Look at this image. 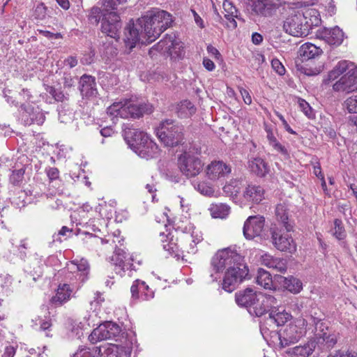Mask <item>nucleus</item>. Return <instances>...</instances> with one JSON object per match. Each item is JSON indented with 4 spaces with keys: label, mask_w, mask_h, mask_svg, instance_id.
Returning a JSON list of instances; mask_svg holds the SVG:
<instances>
[{
    "label": "nucleus",
    "mask_w": 357,
    "mask_h": 357,
    "mask_svg": "<svg viewBox=\"0 0 357 357\" xmlns=\"http://www.w3.org/2000/svg\"><path fill=\"white\" fill-rule=\"evenodd\" d=\"M171 15L166 11L158 10L131 20L125 29L124 43L128 53L135 47L141 38H146L148 43L154 41L172 23Z\"/></svg>",
    "instance_id": "obj_1"
},
{
    "label": "nucleus",
    "mask_w": 357,
    "mask_h": 357,
    "mask_svg": "<svg viewBox=\"0 0 357 357\" xmlns=\"http://www.w3.org/2000/svg\"><path fill=\"white\" fill-rule=\"evenodd\" d=\"M211 266L216 273L227 269L222 287L228 292L233 291L246 278L249 272L243 257L230 248L218 250L211 259Z\"/></svg>",
    "instance_id": "obj_2"
},
{
    "label": "nucleus",
    "mask_w": 357,
    "mask_h": 357,
    "mask_svg": "<svg viewBox=\"0 0 357 357\" xmlns=\"http://www.w3.org/2000/svg\"><path fill=\"white\" fill-rule=\"evenodd\" d=\"M321 19L318 10L308 8L304 12L298 11L289 16L284 22V29L295 37H305L314 26H318Z\"/></svg>",
    "instance_id": "obj_3"
},
{
    "label": "nucleus",
    "mask_w": 357,
    "mask_h": 357,
    "mask_svg": "<svg viewBox=\"0 0 357 357\" xmlns=\"http://www.w3.org/2000/svg\"><path fill=\"white\" fill-rule=\"evenodd\" d=\"M123 137L129 146L141 158H151L158 153V145L142 131L126 127L123 130Z\"/></svg>",
    "instance_id": "obj_4"
},
{
    "label": "nucleus",
    "mask_w": 357,
    "mask_h": 357,
    "mask_svg": "<svg viewBox=\"0 0 357 357\" xmlns=\"http://www.w3.org/2000/svg\"><path fill=\"white\" fill-rule=\"evenodd\" d=\"M155 132L165 146L174 147L184 144V128L176 121L165 119L161 121Z\"/></svg>",
    "instance_id": "obj_5"
},
{
    "label": "nucleus",
    "mask_w": 357,
    "mask_h": 357,
    "mask_svg": "<svg viewBox=\"0 0 357 357\" xmlns=\"http://www.w3.org/2000/svg\"><path fill=\"white\" fill-rule=\"evenodd\" d=\"M305 325L304 319H297L287 325L279 334L280 346L284 348L298 342L306 333Z\"/></svg>",
    "instance_id": "obj_6"
},
{
    "label": "nucleus",
    "mask_w": 357,
    "mask_h": 357,
    "mask_svg": "<svg viewBox=\"0 0 357 357\" xmlns=\"http://www.w3.org/2000/svg\"><path fill=\"white\" fill-rule=\"evenodd\" d=\"M202 160L190 153L185 152L178 158V166L181 173L188 178L199 175L203 170Z\"/></svg>",
    "instance_id": "obj_7"
},
{
    "label": "nucleus",
    "mask_w": 357,
    "mask_h": 357,
    "mask_svg": "<svg viewBox=\"0 0 357 357\" xmlns=\"http://www.w3.org/2000/svg\"><path fill=\"white\" fill-rule=\"evenodd\" d=\"M121 332V329L118 324L112 321H107L93 329L89 336V340L94 344L98 341L118 337Z\"/></svg>",
    "instance_id": "obj_8"
},
{
    "label": "nucleus",
    "mask_w": 357,
    "mask_h": 357,
    "mask_svg": "<svg viewBox=\"0 0 357 357\" xmlns=\"http://www.w3.org/2000/svg\"><path fill=\"white\" fill-rule=\"evenodd\" d=\"M121 27L122 22L116 12L111 11L103 14V19L101 21V31L103 33L111 38L118 39Z\"/></svg>",
    "instance_id": "obj_9"
},
{
    "label": "nucleus",
    "mask_w": 357,
    "mask_h": 357,
    "mask_svg": "<svg viewBox=\"0 0 357 357\" xmlns=\"http://www.w3.org/2000/svg\"><path fill=\"white\" fill-rule=\"evenodd\" d=\"M276 303L277 300L273 296L261 292L248 310L251 314L261 317L266 312H269Z\"/></svg>",
    "instance_id": "obj_10"
},
{
    "label": "nucleus",
    "mask_w": 357,
    "mask_h": 357,
    "mask_svg": "<svg viewBox=\"0 0 357 357\" xmlns=\"http://www.w3.org/2000/svg\"><path fill=\"white\" fill-rule=\"evenodd\" d=\"M265 225V218L261 215L250 216L245 220L243 229L245 238L252 240L262 234Z\"/></svg>",
    "instance_id": "obj_11"
},
{
    "label": "nucleus",
    "mask_w": 357,
    "mask_h": 357,
    "mask_svg": "<svg viewBox=\"0 0 357 357\" xmlns=\"http://www.w3.org/2000/svg\"><path fill=\"white\" fill-rule=\"evenodd\" d=\"M231 172V166L222 160H213L205 169L206 176L213 181L225 178Z\"/></svg>",
    "instance_id": "obj_12"
},
{
    "label": "nucleus",
    "mask_w": 357,
    "mask_h": 357,
    "mask_svg": "<svg viewBox=\"0 0 357 357\" xmlns=\"http://www.w3.org/2000/svg\"><path fill=\"white\" fill-rule=\"evenodd\" d=\"M153 112L152 105L149 103L132 104L130 101H124V108L121 110V118L138 119L144 114Z\"/></svg>",
    "instance_id": "obj_13"
},
{
    "label": "nucleus",
    "mask_w": 357,
    "mask_h": 357,
    "mask_svg": "<svg viewBox=\"0 0 357 357\" xmlns=\"http://www.w3.org/2000/svg\"><path fill=\"white\" fill-rule=\"evenodd\" d=\"M271 238L273 245L282 252H288L291 254L296 250V245L293 238L288 234H281L275 230L271 231Z\"/></svg>",
    "instance_id": "obj_14"
},
{
    "label": "nucleus",
    "mask_w": 357,
    "mask_h": 357,
    "mask_svg": "<svg viewBox=\"0 0 357 357\" xmlns=\"http://www.w3.org/2000/svg\"><path fill=\"white\" fill-rule=\"evenodd\" d=\"M344 33L338 27L334 28H322L317 31V37L325 41L331 46H339L342 44L344 39Z\"/></svg>",
    "instance_id": "obj_15"
},
{
    "label": "nucleus",
    "mask_w": 357,
    "mask_h": 357,
    "mask_svg": "<svg viewBox=\"0 0 357 357\" xmlns=\"http://www.w3.org/2000/svg\"><path fill=\"white\" fill-rule=\"evenodd\" d=\"M100 348L102 357H130L131 349L128 347L109 344Z\"/></svg>",
    "instance_id": "obj_16"
},
{
    "label": "nucleus",
    "mask_w": 357,
    "mask_h": 357,
    "mask_svg": "<svg viewBox=\"0 0 357 357\" xmlns=\"http://www.w3.org/2000/svg\"><path fill=\"white\" fill-rule=\"evenodd\" d=\"M259 293L249 287L244 290L238 291L235 294L236 303L241 307L249 309L258 297Z\"/></svg>",
    "instance_id": "obj_17"
},
{
    "label": "nucleus",
    "mask_w": 357,
    "mask_h": 357,
    "mask_svg": "<svg viewBox=\"0 0 357 357\" xmlns=\"http://www.w3.org/2000/svg\"><path fill=\"white\" fill-rule=\"evenodd\" d=\"M111 261L117 268L125 271L126 270L132 269L133 264L131 257H128V255L120 248L116 249L114 255L112 256Z\"/></svg>",
    "instance_id": "obj_18"
},
{
    "label": "nucleus",
    "mask_w": 357,
    "mask_h": 357,
    "mask_svg": "<svg viewBox=\"0 0 357 357\" xmlns=\"http://www.w3.org/2000/svg\"><path fill=\"white\" fill-rule=\"evenodd\" d=\"M174 45V37L172 35H167L165 38L160 40L156 45L153 46L149 51L151 56L156 54V52L173 55V50L171 47Z\"/></svg>",
    "instance_id": "obj_19"
},
{
    "label": "nucleus",
    "mask_w": 357,
    "mask_h": 357,
    "mask_svg": "<svg viewBox=\"0 0 357 357\" xmlns=\"http://www.w3.org/2000/svg\"><path fill=\"white\" fill-rule=\"evenodd\" d=\"M95 77L84 75L79 81V90L82 96L87 98L95 96L97 93Z\"/></svg>",
    "instance_id": "obj_20"
},
{
    "label": "nucleus",
    "mask_w": 357,
    "mask_h": 357,
    "mask_svg": "<svg viewBox=\"0 0 357 357\" xmlns=\"http://www.w3.org/2000/svg\"><path fill=\"white\" fill-rule=\"evenodd\" d=\"M316 349V342L310 340L303 346L289 349L286 353L293 357H317L313 355Z\"/></svg>",
    "instance_id": "obj_21"
},
{
    "label": "nucleus",
    "mask_w": 357,
    "mask_h": 357,
    "mask_svg": "<svg viewBox=\"0 0 357 357\" xmlns=\"http://www.w3.org/2000/svg\"><path fill=\"white\" fill-rule=\"evenodd\" d=\"M243 197L248 202L259 204L265 199V190L260 185H248L243 192Z\"/></svg>",
    "instance_id": "obj_22"
},
{
    "label": "nucleus",
    "mask_w": 357,
    "mask_h": 357,
    "mask_svg": "<svg viewBox=\"0 0 357 357\" xmlns=\"http://www.w3.org/2000/svg\"><path fill=\"white\" fill-rule=\"evenodd\" d=\"M262 264L269 268L277 272L284 273L287 271V261L284 259L274 257L270 255L265 254L261 257Z\"/></svg>",
    "instance_id": "obj_23"
},
{
    "label": "nucleus",
    "mask_w": 357,
    "mask_h": 357,
    "mask_svg": "<svg viewBox=\"0 0 357 357\" xmlns=\"http://www.w3.org/2000/svg\"><path fill=\"white\" fill-rule=\"evenodd\" d=\"M291 314L284 310L280 311L278 308L273 306L268 313V321L275 324L277 326H283L286 322L291 319Z\"/></svg>",
    "instance_id": "obj_24"
},
{
    "label": "nucleus",
    "mask_w": 357,
    "mask_h": 357,
    "mask_svg": "<svg viewBox=\"0 0 357 357\" xmlns=\"http://www.w3.org/2000/svg\"><path fill=\"white\" fill-rule=\"evenodd\" d=\"M278 281L284 289L293 294H298L303 289L301 281L293 276H278Z\"/></svg>",
    "instance_id": "obj_25"
},
{
    "label": "nucleus",
    "mask_w": 357,
    "mask_h": 357,
    "mask_svg": "<svg viewBox=\"0 0 357 357\" xmlns=\"http://www.w3.org/2000/svg\"><path fill=\"white\" fill-rule=\"evenodd\" d=\"M322 53V50L317 45L307 43L301 46L299 49V55L302 61H307L319 56Z\"/></svg>",
    "instance_id": "obj_26"
},
{
    "label": "nucleus",
    "mask_w": 357,
    "mask_h": 357,
    "mask_svg": "<svg viewBox=\"0 0 357 357\" xmlns=\"http://www.w3.org/2000/svg\"><path fill=\"white\" fill-rule=\"evenodd\" d=\"M322 337L314 340L316 342V347L321 351H328L333 349L337 343V336L334 333H329L327 335L321 334Z\"/></svg>",
    "instance_id": "obj_27"
},
{
    "label": "nucleus",
    "mask_w": 357,
    "mask_h": 357,
    "mask_svg": "<svg viewBox=\"0 0 357 357\" xmlns=\"http://www.w3.org/2000/svg\"><path fill=\"white\" fill-rule=\"evenodd\" d=\"M250 171L259 177H264L269 172L267 163L261 158H253L249 160Z\"/></svg>",
    "instance_id": "obj_28"
},
{
    "label": "nucleus",
    "mask_w": 357,
    "mask_h": 357,
    "mask_svg": "<svg viewBox=\"0 0 357 357\" xmlns=\"http://www.w3.org/2000/svg\"><path fill=\"white\" fill-rule=\"evenodd\" d=\"M71 292L69 284L59 285L56 295L51 298V302L56 305H61L70 299Z\"/></svg>",
    "instance_id": "obj_29"
},
{
    "label": "nucleus",
    "mask_w": 357,
    "mask_h": 357,
    "mask_svg": "<svg viewBox=\"0 0 357 357\" xmlns=\"http://www.w3.org/2000/svg\"><path fill=\"white\" fill-rule=\"evenodd\" d=\"M222 6L225 13V17L231 23V25L229 26L236 29L237 27V22H236L235 18H238V10L233 3L228 0H225L223 2Z\"/></svg>",
    "instance_id": "obj_30"
},
{
    "label": "nucleus",
    "mask_w": 357,
    "mask_h": 357,
    "mask_svg": "<svg viewBox=\"0 0 357 357\" xmlns=\"http://www.w3.org/2000/svg\"><path fill=\"white\" fill-rule=\"evenodd\" d=\"M351 63H349L346 60L339 61L335 66L328 73V78L325 80V82L327 81H333L338 78L340 75H343L348 71V68H349Z\"/></svg>",
    "instance_id": "obj_31"
},
{
    "label": "nucleus",
    "mask_w": 357,
    "mask_h": 357,
    "mask_svg": "<svg viewBox=\"0 0 357 357\" xmlns=\"http://www.w3.org/2000/svg\"><path fill=\"white\" fill-rule=\"evenodd\" d=\"M333 89L335 91L345 93H350L355 91L347 72L333 85Z\"/></svg>",
    "instance_id": "obj_32"
},
{
    "label": "nucleus",
    "mask_w": 357,
    "mask_h": 357,
    "mask_svg": "<svg viewBox=\"0 0 357 357\" xmlns=\"http://www.w3.org/2000/svg\"><path fill=\"white\" fill-rule=\"evenodd\" d=\"M275 215L287 231H290L293 226L289 222V217L287 213V206L285 204H279L275 208Z\"/></svg>",
    "instance_id": "obj_33"
},
{
    "label": "nucleus",
    "mask_w": 357,
    "mask_h": 357,
    "mask_svg": "<svg viewBox=\"0 0 357 357\" xmlns=\"http://www.w3.org/2000/svg\"><path fill=\"white\" fill-rule=\"evenodd\" d=\"M211 214L215 218H225L230 211V207L222 203L212 204L209 208Z\"/></svg>",
    "instance_id": "obj_34"
},
{
    "label": "nucleus",
    "mask_w": 357,
    "mask_h": 357,
    "mask_svg": "<svg viewBox=\"0 0 357 357\" xmlns=\"http://www.w3.org/2000/svg\"><path fill=\"white\" fill-rule=\"evenodd\" d=\"M256 282L259 285L268 289H271L273 285V280L271 274L268 271L261 268L258 271L257 276L256 277Z\"/></svg>",
    "instance_id": "obj_35"
},
{
    "label": "nucleus",
    "mask_w": 357,
    "mask_h": 357,
    "mask_svg": "<svg viewBox=\"0 0 357 357\" xmlns=\"http://www.w3.org/2000/svg\"><path fill=\"white\" fill-rule=\"evenodd\" d=\"M195 110L196 109L192 103L188 100L181 101L177 107V113L181 117L191 116L195 112Z\"/></svg>",
    "instance_id": "obj_36"
},
{
    "label": "nucleus",
    "mask_w": 357,
    "mask_h": 357,
    "mask_svg": "<svg viewBox=\"0 0 357 357\" xmlns=\"http://www.w3.org/2000/svg\"><path fill=\"white\" fill-rule=\"evenodd\" d=\"M192 185L195 189L204 195L211 197L214 194L215 191L213 186L208 182L195 181Z\"/></svg>",
    "instance_id": "obj_37"
},
{
    "label": "nucleus",
    "mask_w": 357,
    "mask_h": 357,
    "mask_svg": "<svg viewBox=\"0 0 357 357\" xmlns=\"http://www.w3.org/2000/svg\"><path fill=\"white\" fill-rule=\"evenodd\" d=\"M252 10L257 14L266 15L268 13V0H250Z\"/></svg>",
    "instance_id": "obj_38"
},
{
    "label": "nucleus",
    "mask_w": 357,
    "mask_h": 357,
    "mask_svg": "<svg viewBox=\"0 0 357 357\" xmlns=\"http://www.w3.org/2000/svg\"><path fill=\"white\" fill-rule=\"evenodd\" d=\"M314 319V322L315 324V333H314V338L313 340H317L319 339V337H322L321 335V333L324 335H327L329 333H331L328 327L322 321V319L321 318H316L312 317Z\"/></svg>",
    "instance_id": "obj_39"
},
{
    "label": "nucleus",
    "mask_w": 357,
    "mask_h": 357,
    "mask_svg": "<svg viewBox=\"0 0 357 357\" xmlns=\"http://www.w3.org/2000/svg\"><path fill=\"white\" fill-rule=\"evenodd\" d=\"M109 13L107 11L105 8L102 10L100 8L97 6H93L91 8L89 15V20L95 24H98L99 22L102 19H103V14Z\"/></svg>",
    "instance_id": "obj_40"
},
{
    "label": "nucleus",
    "mask_w": 357,
    "mask_h": 357,
    "mask_svg": "<svg viewBox=\"0 0 357 357\" xmlns=\"http://www.w3.org/2000/svg\"><path fill=\"white\" fill-rule=\"evenodd\" d=\"M76 266L77 273L76 277L79 276V279L83 282L87 278L89 266L88 262L84 259H81L79 263L74 264Z\"/></svg>",
    "instance_id": "obj_41"
},
{
    "label": "nucleus",
    "mask_w": 357,
    "mask_h": 357,
    "mask_svg": "<svg viewBox=\"0 0 357 357\" xmlns=\"http://www.w3.org/2000/svg\"><path fill=\"white\" fill-rule=\"evenodd\" d=\"M101 348L93 347V349H82L76 352L73 357H102Z\"/></svg>",
    "instance_id": "obj_42"
},
{
    "label": "nucleus",
    "mask_w": 357,
    "mask_h": 357,
    "mask_svg": "<svg viewBox=\"0 0 357 357\" xmlns=\"http://www.w3.org/2000/svg\"><path fill=\"white\" fill-rule=\"evenodd\" d=\"M149 287L146 284V283L139 280H135L132 285L130 287V291L132 294V298H137L139 297V292L147 290Z\"/></svg>",
    "instance_id": "obj_43"
},
{
    "label": "nucleus",
    "mask_w": 357,
    "mask_h": 357,
    "mask_svg": "<svg viewBox=\"0 0 357 357\" xmlns=\"http://www.w3.org/2000/svg\"><path fill=\"white\" fill-rule=\"evenodd\" d=\"M333 235L339 240L344 239L346 236V231L342 221L340 219L334 220Z\"/></svg>",
    "instance_id": "obj_44"
},
{
    "label": "nucleus",
    "mask_w": 357,
    "mask_h": 357,
    "mask_svg": "<svg viewBox=\"0 0 357 357\" xmlns=\"http://www.w3.org/2000/svg\"><path fill=\"white\" fill-rule=\"evenodd\" d=\"M123 108L124 101L114 102L107 108V113L109 116H113L114 117H121V112Z\"/></svg>",
    "instance_id": "obj_45"
},
{
    "label": "nucleus",
    "mask_w": 357,
    "mask_h": 357,
    "mask_svg": "<svg viewBox=\"0 0 357 357\" xmlns=\"http://www.w3.org/2000/svg\"><path fill=\"white\" fill-rule=\"evenodd\" d=\"M47 91L50 95H52L56 101L63 102L68 100V93H64L62 91L56 89L53 86L49 87Z\"/></svg>",
    "instance_id": "obj_46"
},
{
    "label": "nucleus",
    "mask_w": 357,
    "mask_h": 357,
    "mask_svg": "<svg viewBox=\"0 0 357 357\" xmlns=\"http://www.w3.org/2000/svg\"><path fill=\"white\" fill-rule=\"evenodd\" d=\"M127 0H103L102 6L105 9L111 12L118 9L119 5L126 3Z\"/></svg>",
    "instance_id": "obj_47"
},
{
    "label": "nucleus",
    "mask_w": 357,
    "mask_h": 357,
    "mask_svg": "<svg viewBox=\"0 0 357 357\" xmlns=\"http://www.w3.org/2000/svg\"><path fill=\"white\" fill-rule=\"evenodd\" d=\"M32 114H30L31 121L32 123H36L38 125H41L45 120L44 114L40 111L39 108H33L31 109Z\"/></svg>",
    "instance_id": "obj_48"
},
{
    "label": "nucleus",
    "mask_w": 357,
    "mask_h": 357,
    "mask_svg": "<svg viewBox=\"0 0 357 357\" xmlns=\"http://www.w3.org/2000/svg\"><path fill=\"white\" fill-rule=\"evenodd\" d=\"M174 37V45L171 47V50H173V57H178L182 58L184 55L183 47V44L181 41L175 39V36Z\"/></svg>",
    "instance_id": "obj_49"
},
{
    "label": "nucleus",
    "mask_w": 357,
    "mask_h": 357,
    "mask_svg": "<svg viewBox=\"0 0 357 357\" xmlns=\"http://www.w3.org/2000/svg\"><path fill=\"white\" fill-rule=\"evenodd\" d=\"M24 172L23 168L13 171L10 176V181L15 185H19L24 178Z\"/></svg>",
    "instance_id": "obj_50"
},
{
    "label": "nucleus",
    "mask_w": 357,
    "mask_h": 357,
    "mask_svg": "<svg viewBox=\"0 0 357 357\" xmlns=\"http://www.w3.org/2000/svg\"><path fill=\"white\" fill-rule=\"evenodd\" d=\"M344 106L350 113H357V95L348 98Z\"/></svg>",
    "instance_id": "obj_51"
},
{
    "label": "nucleus",
    "mask_w": 357,
    "mask_h": 357,
    "mask_svg": "<svg viewBox=\"0 0 357 357\" xmlns=\"http://www.w3.org/2000/svg\"><path fill=\"white\" fill-rule=\"evenodd\" d=\"M223 191L229 196L236 195L239 192L236 181H231L223 187Z\"/></svg>",
    "instance_id": "obj_52"
},
{
    "label": "nucleus",
    "mask_w": 357,
    "mask_h": 357,
    "mask_svg": "<svg viewBox=\"0 0 357 357\" xmlns=\"http://www.w3.org/2000/svg\"><path fill=\"white\" fill-rule=\"evenodd\" d=\"M298 105L301 109L303 112V113L310 119L314 117V114L312 107L310 106L308 102H307L303 99L298 100Z\"/></svg>",
    "instance_id": "obj_53"
},
{
    "label": "nucleus",
    "mask_w": 357,
    "mask_h": 357,
    "mask_svg": "<svg viewBox=\"0 0 357 357\" xmlns=\"http://www.w3.org/2000/svg\"><path fill=\"white\" fill-rule=\"evenodd\" d=\"M347 74L349 76L350 80L353 84L354 90H357V67L351 63L348 68Z\"/></svg>",
    "instance_id": "obj_54"
},
{
    "label": "nucleus",
    "mask_w": 357,
    "mask_h": 357,
    "mask_svg": "<svg viewBox=\"0 0 357 357\" xmlns=\"http://www.w3.org/2000/svg\"><path fill=\"white\" fill-rule=\"evenodd\" d=\"M271 66L273 70L280 75H282L285 73L284 67L278 59H273L271 61Z\"/></svg>",
    "instance_id": "obj_55"
},
{
    "label": "nucleus",
    "mask_w": 357,
    "mask_h": 357,
    "mask_svg": "<svg viewBox=\"0 0 357 357\" xmlns=\"http://www.w3.org/2000/svg\"><path fill=\"white\" fill-rule=\"evenodd\" d=\"M164 250H167L169 253H176L178 251V245L172 242L167 243H163L162 245Z\"/></svg>",
    "instance_id": "obj_56"
},
{
    "label": "nucleus",
    "mask_w": 357,
    "mask_h": 357,
    "mask_svg": "<svg viewBox=\"0 0 357 357\" xmlns=\"http://www.w3.org/2000/svg\"><path fill=\"white\" fill-rule=\"evenodd\" d=\"M328 357H357V354L353 351L340 352L338 351L334 355L330 354Z\"/></svg>",
    "instance_id": "obj_57"
},
{
    "label": "nucleus",
    "mask_w": 357,
    "mask_h": 357,
    "mask_svg": "<svg viewBox=\"0 0 357 357\" xmlns=\"http://www.w3.org/2000/svg\"><path fill=\"white\" fill-rule=\"evenodd\" d=\"M59 170L55 167H50L47 170V174L49 178L52 181L59 178Z\"/></svg>",
    "instance_id": "obj_58"
},
{
    "label": "nucleus",
    "mask_w": 357,
    "mask_h": 357,
    "mask_svg": "<svg viewBox=\"0 0 357 357\" xmlns=\"http://www.w3.org/2000/svg\"><path fill=\"white\" fill-rule=\"evenodd\" d=\"M241 94L242 96V98L243 99V101L247 105H250L252 102V98L249 93V92L244 89H241L240 90Z\"/></svg>",
    "instance_id": "obj_59"
},
{
    "label": "nucleus",
    "mask_w": 357,
    "mask_h": 357,
    "mask_svg": "<svg viewBox=\"0 0 357 357\" xmlns=\"http://www.w3.org/2000/svg\"><path fill=\"white\" fill-rule=\"evenodd\" d=\"M207 52L217 59H219L221 57V54L219 51L211 45L207 46Z\"/></svg>",
    "instance_id": "obj_60"
},
{
    "label": "nucleus",
    "mask_w": 357,
    "mask_h": 357,
    "mask_svg": "<svg viewBox=\"0 0 357 357\" xmlns=\"http://www.w3.org/2000/svg\"><path fill=\"white\" fill-rule=\"evenodd\" d=\"M15 354V349L12 346H8L5 348L2 357H14Z\"/></svg>",
    "instance_id": "obj_61"
},
{
    "label": "nucleus",
    "mask_w": 357,
    "mask_h": 357,
    "mask_svg": "<svg viewBox=\"0 0 357 357\" xmlns=\"http://www.w3.org/2000/svg\"><path fill=\"white\" fill-rule=\"evenodd\" d=\"M314 173L317 176L321 177L322 180L321 185L323 188H324L326 186V181H324V176L321 174V167L319 165L314 167Z\"/></svg>",
    "instance_id": "obj_62"
},
{
    "label": "nucleus",
    "mask_w": 357,
    "mask_h": 357,
    "mask_svg": "<svg viewBox=\"0 0 357 357\" xmlns=\"http://www.w3.org/2000/svg\"><path fill=\"white\" fill-rule=\"evenodd\" d=\"M64 63L71 68L77 66V60L74 56H69L64 60Z\"/></svg>",
    "instance_id": "obj_63"
},
{
    "label": "nucleus",
    "mask_w": 357,
    "mask_h": 357,
    "mask_svg": "<svg viewBox=\"0 0 357 357\" xmlns=\"http://www.w3.org/2000/svg\"><path fill=\"white\" fill-rule=\"evenodd\" d=\"M204 66L209 71H212L215 68L214 63L209 59H204Z\"/></svg>",
    "instance_id": "obj_64"
}]
</instances>
